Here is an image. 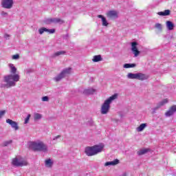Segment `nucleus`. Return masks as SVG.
Returning a JSON list of instances; mask_svg holds the SVG:
<instances>
[{"mask_svg":"<svg viewBox=\"0 0 176 176\" xmlns=\"http://www.w3.org/2000/svg\"><path fill=\"white\" fill-rule=\"evenodd\" d=\"M155 28H157V30H158V31H160V32L162 31V30H163L162 24L160 23H155Z\"/></svg>","mask_w":176,"mask_h":176,"instance_id":"30","label":"nucleus"},{"mask_svg":"<svg viewBox=\"0 0 176 176\" xmlns=\"http://www.w3.org/2000/svg\"><path fill=\"white\" fill-rule=\"evenodd\" d=\"M5 113H6V111H5V110L1 111V116H3V115H4Z\"/></svg>","mask_w":176,"mask_h":176,"instance_id":"39","label":"nucleus"},{"mask_svg":"<svg viewBox=\"0 0 176 176\" xmlns=\"http://www.w3.org/2000/svg\"><path fill=\"white\" fill-rule=\"evenodd\" d=\"M0 118H1V111H0Z\"/></svg>","mask_w":176,"mask_h":176,"instance_id":"41","label":"nucleus"},{"mask_svg":"<svg viewBox=\"0 0 176 176\" xmlns=\"http://www.w3.org/2000/svg\"><path fill=\"white\" fill-rule=\"evenodd\" d=\"M136 79L138 80H146V79H148V76L142 73H137Z\"/></svg>","mask_w":176,"mask_h":176,"instance_id":"15","label":"nucleus"},{"mask_svg":"<svg viewBox=\"0 0 176 176\" xmlns=\"http://www.w3.org/2000/svg\"><path fill=\"white\" fill-rule=\"evenodd\" d=\"M4 38H5V39H9V38H10V35H9V34H5V35H4Z\"/></svg>","mask_w":176,"mask_h":176,"instance_id":"38","label":"nucleus"},{"mask_svg":"<svg viewBox=\"0 0 176 176\" xmlns=\"http://www.w3.org/2000/svg\"><path fill=\"white\" fill-rule=\"evenodd\" d=\"M166 27L169 31H173V30H174V23H173L171 21H167Z\"/></svg>","mask_w":176,"mask_h":176,"instance_id":"22","label":"nucleus"},{"mask_svg":"<svg viewBox=\"0 0 176 176\" xmlns=\"http://www.w3.org/2000/svg\"><path fill=\"white\" fill-rule=\"evenodd\" d=\"M96 93V89L93 88H88L83 91V94L85 96H90L91 94H94Z\"/></svg>","mask_w":176,"mask_h":176,"instance_id":"13","label":"nucleus"},{"mask_svg":"<svg viewBox=\"0 0 176 176\" xmlns=\"http://www.w3.org/2000/svg\"><path fill=\"white\" fill-rule=\"evenodd\" d=\"M176 112V105H173L172 107H170L168 111H167L165 113V116L167 118H170V116H173L174 113Z\"/></svg>","mask_w":176,"mask_h":176,"instance_id":"9","label":"nucleus"},{"mask_svg":"<svg viewBox=\"0 0 176 176\" xmlns=\"http://www.w3.org/2000/svg\"><path fill=\"white\" fill-rule=\"evenodd\" d=\"M42 101H46V102L49 101V96H43L42 98Z\"/></svg>","mask_w":176,"mask_h":176,"instance_id":"35","label":"nucleus"},{"mask_svg":"<svg viewBox=\"0 0 176 176\" xmlns=\"http://www.w3.org/2000/svg\"><path fill=\"white\" fill-rule=\"evenodd\" d=\"M6 123H8V124L11 125V127L14 129L16 131V130H19V124L16 122V121H13L10 119L6 120Z\"/></svg>","mask_w":176,"mask_h":176,"instance_id":"11","label":"nucleus"},{"mask_svg":"<svg viewBox=\"0 0 176 176\" xmlns=\"http://www.w3.org/2000/svg\"><path fill=\"white\" fill-rule=\"evenodd\" d=\"M29 148L34 152H47V146L43 142H30Z\"/></svg>","mask_w":176,"mask_h":176,"instance_id":"2","label":"nucleus"},{"mask_svg":"<svg viewBox=\"0 0 176 176\" xmlns=\"http://www.w3.org/2000/svg\"><path fill=\"white\" fill-rule=\"evenodd\" d=\"M116 122H119V120H116Z\"/></svg>","mask_w":176,"mask_h":176,"instance_id":"42","label":"nucleus"},{"mask_svg":"<svg viewBox=\"0 0 176 176\" xmlns=\"http://www.w3.org/2000/svg\"><path fill=\"white\" fill-rule=\"evenodd\" d=\"M65 53H67L65 51H58L55 52L53 55H52V58H54L55 57H58V56H61L63 54H65Z\"/></svg>","mask_w":176,"mask_h":176,"instance_id":"24","label":"nucleus"},{"mask_svg":"<svg viewBox=\"0 0 176 176\" xmlns=\"http://www.w3.org/2000/svg\"><path fill=\"white\" fill-rule=\"evenodd\" d=\"M119 160L116 159L113 161L111 162H107L104 164L105 167L108 166H116V164H119Z\"/></svg>","mask_w":176,"mask_h":176,"instance_id":"16","label":"nucleus"},{"mask_svg":"<svg viewBox=\"0 0 176 176\" xmlns=\"http://www.w3.org/2000/svg\"><path fill=\"white\" fill-rule=\"evenodd\" d=\"M64 76L62 74V73L60 72L58 76H56L54 80L55 82H60V80H61V79H63Z\"/></svg>","mask_w":176,"mask_h":176,"instance_id":"26","label":"nucleus"},{"mask_svg":"<svg viewBox=\"0 0 176 176\" xmlns=\"http://www.w3.org/2000/svg\"><path fill=\"white\" fill-rule=\"evenodd\" d=\"M148 152H151V149L149 148H142L137 152V154L138 156H142V155H145L146 153H148Z\"/></svg>","mask_w":176,"mask_h":176,"instance_id":"18","label":"nucleus"},{"mask_svg":"<svg viewBox=\"0 0 176 176\" xmlns=\"http://www.w3.org/2000/svg\"><path fill=\"white\" fill-rule=\"evenodd\" d=\"M45 24H64V21L60 18H49L44 21Z\"/></svg>","mask_w":176,"mask_h":176,"instance_id":"6","label":"nucleus"},{"mask_svg":"<svg viewBox=\"0 0 176 176\" xmlns=\"http://www.w3.org/2000/svg\"><path fill=\"white\" fill-rule=\"evenodd\" d=\"M1 14V16H3V17H6L8 16V12H5L4 11H2Z\"/></svg>","mask_w":176,"mask_h":176,"instance_id":"37","label":"nucleus"},{"mask_svg":"<svg viewBox=\"0 0 176 176\" xmlns=\"http://www.w3.org/2000/svg\"><path fill=\"white\" fill-rule=\"evenodd\" d=\"M38 32L40 34V35H42V34H43V32H49V34H54L56 32V30L55 29H47L46 28H41L40 29H38Z\"/></svg>","mask_w":176,"mask_h":176,"instance_id":"10","label":"nucleus"},{"mask_svg":"<svg viewBox=\"0 0 176 176\" xmlns=\"http://www.w3.org/2000/svg\"><path fill=\"white\" fill-rule=\"evenodd\" d=\"M118 98V94H115L113 96H110L107 100L104 101L101 107V113L102 115H107L108 112H109V109L111 108V104H112V101L116 100Z\"/></svg>","mask_w":176,"mask_h":176,"instance_id":"3","label":"nucleus"},{"mask_svg":"<svg viewBox=\"0 0 176 176\" xmlns=\"http://www.w3.org/2000/svg\"><path fill=\"white\" fill-rule=\"evenodd\" d=\"M121 176H127V173H124Z\"/></svg>","mask_w":176,"mask_h":176,"instance_id":"40","label":"nucleus"},{"mask_svg":"<svg viewBox=\"0 0 176 176\" xmlns=\"http://www.w3.org/2000/svg\"><path fill=\"white\" fill-rule=\"evenodd\" d=\"M12 140H7L3 142L2 145L3 146H8V145H10L12 144Z\"/></svg>","mask_w":176,"mask_h":176,"instance_id":"31","label":"nucleus"},{"mask_svg":"<svg viewBox=\"0 0 176 176\" xmlns=\"http://www.w3.org/2000/svg\"><path fill=\"white\" fill-rule=\"evenodd\" d=\"M168 102V100L167 99H164L162 101L160 102L157 105L160 106V108H162L163 105H165V104H167Z\"/></svg>","mask_w":176,"mask_h":176,"instance_id":"28","label":"nucleus"},{"mask_svg":"<svg viewBox=\"0 0 176 176\" xmlns=\"http://www.w3.org/2000/svg\"><path fill=\"white\" fill-rule=\"evenodd\" d=\"M135 67H137L135 63H125L123 65V68H135Z\"/></svg>","mask_w":176,"mask_h":176,"instance_id":"25","label":"nucleus"},{"mask_svg":"<svg viewBox=\"0 0 176 176\" xmlns=\"http://www.w3.org/2000/svg\"><path fill=\"white\" fill-rule=\"evenodd\" d=\"M98 19H101L102 25L103 27H108V21H107V18L102 15H98Z\"/></svg>","mask_w":176,"mask_h":176,"instance_id":"17","label":"nucleus"},{"mask_svg":"<svg viewBox=\"0 0 176 176\" xmlns=\"http://www.w3.org/2000/svg\"><path fill=\"white\" fill-rule=\"evenodd\" d=\"M30 118H31V114H28L27 118L25 119V124H27V123H28Z\"/></svg>","mask_w":176,"mask_h":176,"instance_id":"32","label":"nucleus"},{"mask_svg":"<svg viewBox=\"0 0 176 176\" xmlns=\"http://www.w3.org/2000/svg\"><path fill=\"white\" fill-rule=\"evenodd\" d=\"M171 11L170 10H165L164 12H159L157 14L159 16H170Z\"/></svg>","mask_w":176,"mask_h":176,"instance_id":"21","label":"nucleus"},{"mask_svg":"<svg viewBox=\"0 0 176 176\" xmlns=\"http://www.w3.org/2000/svg\"><path fill=\"white\" fill-rule=\"evenodd\" d=\"M14 5L13 0H3L1 2V6L4 9H12Z\"/></svg>","mask_w":176,"mask_h":176,"instance_id":"7","label":"nucleus"},{"mask_svg":"<svg viewBox=\"0 0 176 176\" xmlns=\"http://www.w3.org/2000/svg\"><path fill=\"white\" fill-rule=\"evenodd\" d=\"M92 61H94V63H98L102 61V58L101 57V55H96L94 56Z\"/></svg>","mask_w":176,"mask_h":176,"instance_id":"23","label":"nucleus"},{"mask_svg":"<svg viewBox=\"0 0 176 176\" xmlns=\"http://www.w3.org/2000/svg\"><path fill=\"white\" fill-rule=\"evenodd\" d=\"M20 58V55L19 54H15L12 56V60H18V58Z\"/></svg>","mask_w":176,"mask_h":176,"instance_id":"34","label":"nucleus"},{"mask_svg":"<svg viewBox=\"0 0 176 176\" xmlns=\"http://www.w3.org/2000/svg\"><path fill=\"white\" fill-rule=\"evenodd\" d=\"M131 52L134 54L135 57H138L140 56V52L138 50L137 46H138V43L133 41L131 43Z\"/></svg>","mask_w":176,"mask_h":176,"instance_id":"8","label":"nucleus"},{"mask_svg":"<svg viewBox=\"0 0 176 176\" xmlns=\"http://www.w3.org/2000/svg\"><path fill=\"white\" fill-rule=\"evenodd\" d=\"M127 78L128 79H137V74L129 73Z\"/></svg>","mask_w":176,"mask_h":176,"instance_id":"27","label":"nucleus"},{"mask_svg":"<svg viewBox=\"0 0 176 176\" xmlns=\"http://www.w3.org/2000/svg\"><path fill=\"white\" fill-rule=\"evenodd\" d=\"M10 68V72L12 74H9L4 76L5 84L1 85V87L4 89H10L11 87H14L16 86V82L20 80V75L16 74L17 72V69L14 67V65L10 63L9 65Z\"/></svg>","mask_w":176,"mask_h":176,"instance_id":"1","label":"nucleus"},{"mask_svg":"<svg viewBox=\"0 0 176 176\" xmlns=\"http://www.w3.org/2000/svg\"><path fill=\"white\" fill-rule=\"evenodd\" d=\"M102 149H104V146L100 145L88 146L85 148V153L87 156H95V155L102 152Z\"/></svg>","mask_w":176,"mask_h":176,"instance_id":"4","label":"nucleus"},{"mask_svg":"<svg viewBox=\"0 0 176 176\" xmlns=\"http://www.w3.org/2000/svg\"><path fill=\"white\" fill-rule=\"evenodd\" d=\"M72 72V68L68 67L64 69L60 73H62V75L65 78L67 75H71V72Z\"/></svg>","mask_w":176,"mask_h":176,"instance_id":"14","label":"nucleus"},{"mask_svg":"<svg viewBox=\"0 0 176 176\" xmlns=\"http://www.w3.org/2000/svg\"><path fill=\"white\" fill-rule=\"evenodd\" d=\"M34 120H41V119H42L41 114H39L38 113H35L34 116Z\"/></svg>","mask_w":176,"mask_h":176,"instance_id":"29","label":"nucleus"},{"mask_svg":"<svg viewBox=\"0 0 176 176\" xmlns=\"http://www.w3.org/2000/svg\"><path fill=\"white\" fill-rule=\"evenodd\" d=\"M148 126L146 123L141 124L138 127L136 128V131H138V133L141 131H144V129Z\"/></svg>","mask_w":176,"mask_h":176,"instance_id":"20","label":"nucleus"},{"mask_svg":"<svg viewBox=\"0 0 176 176\" xmlns=\"http://www.w3.org/2000/svg\"><path fill=\"white\" fill-rule=\"evenodd\" d=\"M58 138H61V135H58L54 137V138L52 139V141H57V140H58Z\"/></svg>","mask_w":176,"mask_h":176,"instance_id":"36","label":"nucleus"},{"mask_svg":"<svg viewBox=\"0 0 176 176\" xmlns=\"http://www.w3.org/2000/svg\"><path fill=\"white\" fill-rule=\"evenodd\" d=\"M160 106L157 104V106L153 109V113H156V111H157V109H160Z\"/></svg>","mask_w":176,"mask_h":176,"instance_id":"33","label":"nucleus"},{"mask_svg":"<svg viewBox=\"0 0 176 176\" xmlns=\"http://www.w3.org/2000/svg\"><path fill=\"white\" fill-rule=\"evenodd\" d=\"M109 19H118V12L115 10H110L107 14Z\"/></svg>","mask_w":176,"mask_h":176,"instance_id":"12","label":"nucleus"},{"mask_svg":"<svg viewBox=\"0 0 176 176\" xmlns=\"http://www.w3.org/2000/svg\"><path fill=\"white\" fill-rule=\"evenodd\" d=\"M45 167H48L49 168L53 167V160L52 159L49 158L45 161Z\"/></svg>","mask_w":176,"mask_h":176,"instance_id":"19","label":"nucleus"},{"mask_svg":"<svg viewBox=\"0 0 176 176\" xmlns=\"http://www.w3.org/2000/svg\"><path fill=\"white\" fill-rule=\"evenodd\" d=\"M12 164L15 166V167H23L24 166H27L28 162L24 158L22 157H15L12 160Z\"/></svg>","mask_w":176,"mask_h":176,"instance_id":"5","label":"nucleus"}]
</instances>
